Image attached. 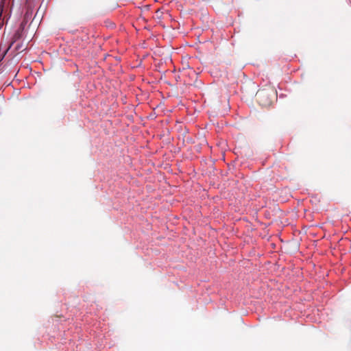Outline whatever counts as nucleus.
Segmentation results:
<instances>
[{"mask_svg": "<svg viewBox=\"0 0 351 351\" xmlns=\"http://www.w3.org/2000/svg\"><path fill=\"white\" fill-rule=\"evenodd\" d=\"M258 101L261 105L267 106L270 104V101H265V99L267 97V93L265 91H260L257 94Z\"/></svg>", "mask_w": 351, "mask_h": 351, "instance_id": "nucleus-1", "label": "nucleus"}, {"mask_svg": "<svg viewBox=\"0 0 351 351\" xmlns=\"http://www.w3.org/2000/svg\"><path fill=\"white\" fill-rule=\"evenodd\" d=\"M23 30V27L22 25H21L20 28L17 30V32L15 33L14 37L15 39H18L21 37V32Z\"/></svg>", "mask_w": 351, "mask_h": 351, "instance_id": "nucleus-2", "label": "nucleus"}]
</instances>
